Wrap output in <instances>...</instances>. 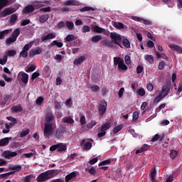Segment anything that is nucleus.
<instances>
[{"instance_id":"cd10ccee","label":"nucleus","mask_w":182,"mask_h":182,"mask_svg":"<svg viewBox=\"0 0 182 182\" xmlns=\"http://www.w3.org/2000/svg\"><path fill=\"white\" fill-rule=\"evenodd\" d=\"M111 127L112 125L110 124V122H106L101 127V132H106V130H109Z\"/></svg>"},{"instance_id":"e433bc0d","label":"nucleus","mask_w":182,"mask_h":182,"mask_svg":"<svg viewBox=\"0 0 182 182\" xmlns=\"http://www.w3.org/2000/svg\"><path fill=\"white\" fill-rule=\"evenodd\" d=\"M51 46H57L58 48H62L63 46V43L58 42V41L55 40L51 43Z\"/></svg>"},{"instance_id":"c03bdc74","label":"nucleus","mask_w":182,"mask_h":182,"mask_svg":"<svg viewBox=\"0 0 182 182\" xmlns=\"http://www.w3.org/2000/svg\"><path fill=\"white\" fill-rule=\"evenodd\" d=\"M66 26L70 31H73V28H75V24L73 21H67Z\"/></svg>"},{"instance_id":"0eeeda50","label":"nucleus","mask_w":182,"mask_h":182,"mask_svg":"<svg viewBox=\"0 0 182 182\" xmlns=\"http://www.w3.org/2000/svg\"><path fill=\"white\" fill-rule=\"evenodd\" d=\"M171 90V82H168L164 84L161 89V93L164 95V96L166 97L167 95L170 93V90Z\"/></svg>"},{"instance_id":"72a5a7b5","label":"nucleus","mask_w":182,"mask_h":182,"mask_svg":"<svg viewBox=\"0 0 182 182\" xmlns=\"http://www.w3.org/2000/svg\"><path fill=\"white\" fill-rule=\"evenodd\" d=\"M14 42H16V40L11 36L6 40V43L9 46V45H12V43H14Z\"/></svg>"},{"instance_id":"8fccbe9b","label":"nucleus","mask_w":182,"mask_h":182,"mask_svg":"<svg viewBox=\"0 0 182 182\" xmlns=\"http://www.w3.org/2000/svg\"><path fill=\"white\" fill-rule=\"evenodd\" d=\"M36 69V65L34 64H31V66L26 70L27 73H30V72H33Z\"/></svg>"},{"instance_id":"ea45409f","label":"nucleus","mask_w":182,"mask_h":182,"mask_svg":"<svg viewBox=\"0 0 182 182\" xmlns=\"http://www.w3.org/2000/svg\"><path fill=\"white\" fill-rule=\"evenodd\" d=\"M122 129H123V125L122 124L115 127L112 130L113 134H116L117 133H119V132H120Z\"/></svg>"},{"instance_id":"b1692460","label":"nucleus","mask_w":182,"mask_h":182,"mask_svg":"<svg viewBox=\"0 0 182 182\" xmlns=\"http://www.w3.org/2000/svg\"><path fill=\"white\" fill-rule=\"evenodd\" d=\"M7 120H9V122H11L9 124L11 127H14V126H15V124H16L18 123V121L16 120V118H14L13 117H6Z\"/></svg>"},{"instance_id":"79ce46f5","label":"nucleus","mask_w":182,"mask_h":182,"mask_svg":"<svg viewBox=\"0 0 182 182\" xmlns=\"http://www.w3.org/2000/svg\"><path fill=\"white\" fill-rule=\"evenodd\" d=\"M75 39H76V38H75V36L73 34H70V35H68L65 37V41L66 42H72V41H75Z\"/></svg>"},{"instance_id":"423d86ee","label":"nucleus","mask_w":182,"mask_h":182,"mask_svg":"<svg viewBox=\"0 0 182 182\" xmlns=\"http://www.w3.org/2000/svg\"><path fill=\"white\" fill-rule=\"evenodd\" d=\"M107 109V102L106 101H102L100 103L98 107L99 114L102 117L106 113Z\"/></svg>"},{"instance_id":"20e7f679","label":"nucleus","mask_w":182,"mask_h":182,"mask_svg":"<svg viewBox=\"0 0 182 182\" xmlns=\"http://www.w3.org/2000/svg\"><path fill=\"white\" fill-rule=\"evenodd\" d=\"M92 143H93L92 139H82L80 142V146H81V147H83L84 150L87 151V150H90V149H92Z\"/></svg>"},{"instance_id":"774afa93","label":"nucleus","mask_w":182,"mask_h":182,"mask_svg":"<svg viewBox=\"0 0 182 182\" xmlns=\"http://www.w3.org/2000/svg\"><path fill=\"white\" fill-rule=\"evenodd\" d=\"M8 56H15L16 51L15 50H10L7 53Z\"/></svg>"},{"instance_id":"39448f33","label":"nucleus","mask_w":182,"mask_h":182,"mask_svg":"<svg viewBox=\"0 0 182 182\" xmlns=\"http://www.w3.org/2000/svg\"><path fill=\"white\" fill-rule=\"evenodd\" d=\"M33 45V43H32V42L26 44L20 52V56H22V58H28V50L32 48Z\"/></svg>"},{"instance_id":"0e129e2a","label":"nucleus","mask_w":182,"mask_h":182,"mask_svg":"<svg viewBox=\"0 0 182 182\" xmlns=\"http://www.w3.org/2000/svg\"><path fill=\"white\" fill-rule=\"evenodd\" d=\"M90 89L92 92H97V90H100V87L98 85H94L90 87Z\"/></svg>"},{"instance_id":"473e14b6","label":"nucleus","mask_w":182,"mask_h":182,"mask_svg":"<svg viewBox=\"0 0 182 182\" xmlns=\"http://www.w3.org/2000/svg\"><path fill=\"white\" fill-rule=\"evenodd\" d=\"M93 32H96L97 33H103V28L100 27L99 26H95L92 28Z\"/></svg>"},{"instance_id":"a19ab883","label":"nucleus","mask_w":182,"mask_h":182,"mask_svg":"<svg viewBox=\"0 0 182 182\" xmlns=\"http://www.w3.org/2000/svg\"><path fill=\"white\" fill-rule=\"evenodd\" d=\"M89 11H95V9L93 7H89V6H84L80 9V12H87Z\"/></svg>"},{"instance_id":"6e6d98bb","label":"nucleus","mask_w":182,"mask_h":182,"mask_svg":"<svg viewBox=\"0 0 182 182\" xmlns=\"http://www.w3.org/2000/svg\"><path fill=\"white\" fill-rule=\"evenodd\" d=\"M29 129L23 130L20 133V137H26V136H28V134L29 133Z\"/></svg>"},{"instance_id":"a18cd8bd","label":"nucleus","mask_w":182,"mask_h":182,"mask_svg":"<svg viewBox=\"0 0 182 182\" xmlns=\"http://www.w3.org/2000/svg\"><path fill=\"white\" fill-rule=\"evenodd\" d=\"M6 62H8V55H4L3 58H0V65H6Z\"/></svg>"},{"instance_id":"a211bd4d","label":"nucleus","mask_w":182,"mask_h":182,"mask_svg":"<svg viewBox=\"0 0 182 182\" xmlns=\"http://www.w3.org/2000/svg\"><path fill=\"white\" fill-rule=\"evenodd\" d=\"M65 6H77L79 5V1L76 0H67L64 2Z\"/></svg>"},{"instance_id":"ddd939ff","label":"nucleus","mask_w":182,"mask_h":182,"mask_svg":"<svg viewBox=\"0 0 182 182\" xmlns=\"http://www.w3.org/2000/svg\"><path fill=\"white\" fill-rule=\"evenodd\" d=\"M56 38L55 33H49L48 35L43 36L41 37L42 42H46V41H49L50 39H55Z\"/></svg>"},{"instance_id":"09e8293b","label":"nucleus","mask_w":182,"mask_h":182,"mask_svg":"<svg viewBox=\"0 0 182 182\" xmlns=\"http://www.w3.org/2000/svg\"><path fill=\"white\" fill-rule=\"evenodd\" d=\"M110 163H112V161L110 159H107V160L101 161L98 164V166H99V167H101V166H106L107 164H110Z\"/></svg>"},{"instance_id":"603ef678","label":"nucleus","mask_w":182,"mask_h":182,"mask_svg":"<svg viewBox=\"0 0 182 182\" xmlns=\"http://www.w3.org/2000/svg\"><path fill=\"white\" fill-rule=\"evenodd\" d=\"M97 124V122L95 120H92L90 123L87 124V127L88 129H92L94 126H96Z\"/></svg>"},{"instance_id":"c9c22d12","label":"nucleus","mask_w":182,"mask_h":182,"mask_svg":"<svg viewBox=\"0 0 182 182\" xmlns=\"http://www.w3.org/2000/svg\"><path fill=\"white\" fill-rule=\"evenodd\" d=\"M10 30L6 29L0 32V39H4L6 35L9 34Z\"/></svg>"},{"instance_id":"9b49d317","label":"nucleus","mask_w":182,"mask_h":182,"mask_svg":"<svg viewBox=\"0 0 182 182\" xmlns=\"http://www.w3.org/2000/svg\"><path fill=\"white\" fill-rule=\"evenodd\" d=\"M170 49H171L172 52H175L176 53H178L179 55H182V47L176 45V44H170L169 46Z\"/></svg>"},{"instance_id":"4c0bfd02","label":"nucleus","mask_w":182,"mask_h":182,"mask_svg":"<svg viewBox=\"0 0 182 182\" xmlns=\"http://www.w3.org/2000/svg\"><path fill=\"white\" fill-rule=\"evenodd\" d=\"M9 4V1L8 0H0V11L5 8Z\"/></svg>"},{"instance_id":"aec40b11","label":"nucleus","mask_w":182,"mask_h":182,"mask_svg":"<svg viewBox=\"0 0 182 182\" xmlns=\"http://www.w3.org/2000/svg\"><path fill=\"white\" fill-rule=\"evenodd\" d=\"M76 176H77V173H76V171L71 172L68 175L65 176V181L69 182L70 181V180H73V178H75Z\"/></svg>"},{"instance_id":"58836bf2","label":"nucleus","mask_w":182,"mask_h":182,"mask_svg":"<svg viewBox=\"0 0 182 182\" xmlns=\"http://www.w3.org/2000/svg\"><path fill=\"white\" fill-rule=\"evenodd\" d=\"M119 70H127V65L124 64V60L122 61L119 65H118Z\"/></svg>"},{"instance_id":"3c124183","label":"nucleus","mask_w":182,"mask_h":182,"mask_svg":"<svg viewBox=\"0 0 182 182\" xmlns=\"http://www.w3.org/2000/svg\"><path fill=\"white\" fill-rule=\"evenodd\" d=\"M36 103L37 106H41L42 103H43V97H38L36 99Z\"/></svg>"},{"instance_id":"f3484780","label":"nucleus","mask_w":182,"mask_h":182,"mask_svg":"<svg viewBox=\"0 0 182 182\" xmlns=\"http://www.w3.org/2000/svg\"><path fill=\"white\" fill-rule=\"evenodd\" d=\"M11 113H20L21 112H23V108H22V105L19 104L11 107Z\"/></svg>"},{"instance_id":"338daca9","label":"nucleus","mask_w":182,"mask_h":182,"mask_svg":"<svg viewBox=\"0 0 182 182\" xmlns=\"http://www.w3.org/2000/svg\"><path fill=\"white\" fill-rule=\"evenodd\" d=\"M14 171H21L22 170V166L21 165H17L11 168Z\"/></svg>"},{"instance_id":"e2e57ef3","label":"nucleus","mask_w":182,"mask_h":182,"mask_svg":"<svg viewBox=\"0 0 182 182\" xmlns=\"http://www.w3.org/2000/svg\"><path fill=\"white\" fill-rule=\"evenodd\" d=\"M124 93V87H121L118 92V96L119 99H122V97H123Z\"/></svg>"},{"instance_id":"7ed1b4c3","label":"nucleus","mask_w":182,"mask_h":182,"mask_svg":"<svg viewBox=\"0 0 182 182\" xmlns=\"http://www.w3.org/2000/svg\"><path fill=\"white\" fill-rule=\"evenodd\" d=\"M55 150H57L58 153H65L66 150H68V147L63 143H59L50 147V151H55Z\"/></svg>"},{"instance_id":"052dcab7","label":"nucleus","mask_w":182,"mask_h":182,"mask_svg":"<svg viewBox=\"0 0 182 182\" xmlns=\"http://www.w3.org/2000/svg\"><path fill=\"white\" fill-rule=\"evenodd\" d=\"M143 70H144V68H143V65H138L136 68V73L138 75H140V73H141V72H143Z\"/></svg>"},{"instance_id":"7c9ffc66","label":"nucleus","mask_w":182,"mask_h":182,"mask_svg":"<svg viewBox=\"0 0 182 182\" xmlns=\"http://www.w3.org/2000/svg\"><path fill=\"white\" fill-rule=\"evenodd\" d=\"M124 60L120 57H114V66H118L123 62Z\"/></svg>"},{"instance_id":"6ab92c4d","label":"nucleus","mask_w":182,"mask_h":182,"mask_svg":"<svg viewBox=\"0 0 182 182\" xmlns=\"http://www.w3.org/2000/svg\"><path fill=\"white\" fill-rule=\"evenodd\" d=\"M35 11L33 5L30 4L23 9V14H32Z\"/></svg>"},{"instance_id":"412c9836","label":"nucleus","mask_w":182,"mask_h":182,"mask_svg":"<svg viewBox=\"0 0 182 182\" xmlns=\"http://www.w3.org/2000/svg\"><path fill=\"white\" fill-rule=\"evenodd\" d=\"M62 122L63 123H67V124H73L75 123V120L72 117H65L63 118Z\"/></svg>"},{"instance_id":"f03ea898","label":"nucleus","mask_w":182,"mask_h":182,"mask_svg":"<svg viewBox=\"0 0 182 182\" xmlns=\"http://www.w3.org/2000/svg\"><path fill=\"white\" fill-rule=\"evenodd\" d=\"M110 38L112 41L109 40H102L100 41L101 45H102L103 46H107V48H111V49H113V48L114 47L113 46V43H114L120 48H123V46H122V36L116 33H111Z\"/></svg>"},{"instance_id":"4d7b16f0","label":"nucleus","mask_w":182,"mask_h":182,"mask_svg":"<svg viewBox=\"0 0 182 182\" xmlns=\"http://www.w3.org/2000/svg\"><path fill=\"white\" fill-rule=\"evenodd\" d=\"M38 76H41V74L39 73V72L36 71L33 73L31 75V80L32 81L35 80V79H36V77H38Z\"/></svg>"},{"instance_id":"2eb2a0df","label":"nucleus","mask_w":182,"mask_h":182,"mask_svg":"<svg viewBox=\"0 0 182 182\" xmlns=\"http://www.w3.org/2000/svg\"><path fill=\"white\" fill-rule=\"evenodd\" d=\"M18 75L21 76V82L24 83V85H26V83H28V80H29V75L21 71L18 73Z\"/></svg>"},{"instance_id":"4be33fe9","label":"nucleus","mask_w":182,"mask_h":182,"mask_svg":"<svg viewBox=\"0 0 182 182\" xmlns=\"http://www.w3.org/2000/svg\"><path fill=\"white\" fill-rule=\"evenodd\" d=\"M47 172L48 173L50 178H53V177H55V176H58V174H59V173H60V171L58 169H53V170L48 171Z\"/></svg>"},{"instance_id":"5fc2aeb1","label":"nucleus","mask_w":182,"mask_h":182,"mask_svg":"<svg viewBox=\"0 0 182 182\" xmlns=\"http://www.w3.org/2000/svg\"><path fill=\"white\" fill-rule=\"evenodd\" d=\"M137 95H139V96H141V97L145 96L146 90H144V88H140L139 90H138Z\"/></svg>"},{"instance_id":"2f4dec72","label":"nucleus","mask_w":182,"mask_h":182,"mask_svg":"<svg viewBox=\"0 0 182 182\" xmlns=\"http://www.w3.org/2000/svg\"><path fill=\"white\" fill-rule=\"evenodd\" d=\"M145 59L151 65H153V63H154V57H153V55H145Z\"/></svg>"},{"instance_id":"5701e85b","label":"nucleus","mask_w":182,"mask_h":182,"mask_svg":"<svg viewBox=\"0 0 182 182\" xmlns=\"http://www.w3.org/2000/svg\"><path fill=\"white\" fill-rule=\"evenodd\" d=\"M85 60H86V57H85V55H82L74 60V65H82Z\"/></svg>"},{"instance_id":"6e6552de","label":"nucleus","mask_w":182,"mask_h":182,"mask_svg":"<svg viewBox=\"0 0 182 182\" xmlns=\"http://www.w3.org/2000/svg\"><path fill=\"white\" fill-rule=\"evenodd\" d=\"M15 12H16V9L12 7L6 8L1 12L0 17L5 18V16H8V15H11V14H14Z\"/></svg>"},{"instance_id":"393cba45","label":"nucleus","mask_w":182,"mask_h":182,"mask_svg":"<svg viewBox=\"0 0 182 182\" xmlns=\"http://www.w3.org/2000/svg\"><path fill=\"white\" fill-rule=\"evenodd\" d=\"M114 28H117V29H127V26H124L123 23H114Z\"/></svg>"},{"instance_id":"4468645a","label":"nucleus","mask_w":182,"mask_h":182,"mask_svg":"<svg viewBox=\"0 0 182 182\" xmlns=\"http://www.w3.org/2000/svg\"><path fill=\"white\" fill-rule=\"evenodd\" d=\"M42 53V48L38 47L36 49H31L29 51L30 58H33L36 55H41Z\"/></svg>"},{"instance_id":"bf43d9fd","label":"nucleus","mask_w":182,"mask_h":182,"mask_svg":"<svg viewBox=\"0 0 182 182\" xmlns=\"http://www.w3.org/2000/svg\"><path fill=\"white\" fill-rule=\"evenodd\" d=\"M80 122L81 126H85V124H86V117H85V115L81 116Z\"/></svg>"},{"instance_id":"c85d7f7f","label":"nucleus","mask_w":182,"mask_h":182,"mask_svg":"<svg viewBox=\"0 0 182 182\" xmlns=\"http://www.w3.org/2000/svg\"><path fill=\"white\" fill-rule=\"evenodd\" d=\"M103 39V37L102 36H94L91 38L92 42H94L95 43H97V42H100V41H102Z\"/></svg>"},{"instance_id":"c756f323","label":"nucleus","mask_w":182,"mask_h":182,"mask_svg":"<svg viewBox=\"0 0 182 182\" xmlns=\"http://www.w3.org/2000/svg\"><path fill=\"white\" fill-rule=\"evenodd\" d=\"M20 34H21V30L19 28H16L13 31L11 36L16 40L18 39V37L19 36Z\"/></svg>"},{"instance_id":"dca6fc26","label":"nucleus","mask_w":182,"mask_h":182,"mask_svg":"<svg viewBox=\"0 0 182 182\" xmlns=\"http://www.w3.org/2000/svg\"><path fill=\"white\" fill-rule=\"evenodd\" d=\"M11 140H12V137H5L0 139V147H5V146H8Z\"/></svg>"},{"instance_id":"13d9d810","label":"nucleus","mask_w":182,"mask_h":182,"mask_svg":"<svg viewBox=\"0 0 182 182\" xmlns=\"http://www.w3.org/2000/svg\"><path fill=\"white\" fill-rule=\"evenodd\" d=\"M82 32L86 33V32H90V27L89 26H83Z\"/></svg>"},{"instance_id":"a878e982","label":"nucleus","mask_w":182,"mask_h":182,"mask_svg":"<svg viewBox=\"0 0 182 182\" xmlns=\"http://www.w3.org/2000/svg\"><path fill=\"white\" fill-rule=\"evenodd\" d=\"M48 19L49 14L41 15L39 18V22H41V23H45V22H46V21H48Z\"/></svg>"},{"instance_id":"de8ad7c7","label":"nucleus","mask_w":182,"mask_h":182,"mask_svg":"<svg viewBox=\"0 0 182 182\" xmlns=\"http://www.w3.org/2000/svg\"><path fill=\"white\" fill-rule=\"evenodd\" d=\"M122 44L124 46V48H130V41L127 38H124L122 41Z\"/></svg>"},{"instance_id":"f257e3e1","label":"nucleus","mask_w":182,"mask_h":182,"mask_svg":"<svg viewBox=\"0 0 182 182\" xmlns=\"http://www.w3.org/2000/svg\"><path fill=\"white\" fill-rule=\"evenodd\" d=\"M45 127L43 136L45 139H49L53 134V127H55V114L52 111H48L45 115Z\"/></svg>"},{"instance_id":"9d476101","label":"nucleus","mask_w":182,"mask_h":182,"mask_svg":"<svg viewBox=\"0 0 182 182\" xmlns=\"http://www.w3.org/2000/svg\"><path fill=\"white\" fill-rule=\"evenodd\" d=\"M66 132V127H61L56 129L55 133L54 134V136L55 139H62V136H63V133Z\"/></svg>"},{"instance_id":"37998d69","label":"nucleus","mask_w":182,"mask_h":182,"mask_svg":"<svg viewBox=\"0 0 182 182\" xmlns=\"http://www.w3.org/2000/svg\"><path fill=\"white\" fill-rule=\"evenodd\" d=\"M177 154H178V152L174 149L171 150L170 153V157L172 159V160H174L177 157Z\"/></svg>"},{"instance_id":"69168bd1","label":"nucleus","mask_w":182,"mask_h":182,"mask_svg":"<svg viewBox=\"0 0 182 182\" xmlns=\"http://www.w3.org/2000/svg\"><path fill=\"white\" fill-rule=\"evenodd\" d=\"M133 120L134 122H137L139 120V112H134L133 113Z\"/></svg>"},{"instance_id":"49530a36","label":"nucleus","mask_w":182,"mask_h":182,"mask_svg":"<svg viewBox=\"0 0 182 182\" xmlns=\"http://www.w3.org/2000/svg\"><path fill=\"white\" fill-rule=\"evenodd\" d=\"M157 173L156 168H154L153 171H151V174H150V177L151 179L152 182H154L156 180V174Z\"/></svg>"},{"instance_id":"864d4df0","label":"nucleus","mask_w":182,"mask_h":182,"mask_svg":"<svg viewBox=\"0 0 182 182\" xmlns=\"http://www.w3.org/2000/svg\"><path fill=\"white\" fill-rule=\"evenodd\" d=\"M85 171H87L90 174H92V176H95V174H96V169H95L93 166L91 167L90 169L86 168Z\"/></svg>"},{"instance_id":"680f3d73","label":"nucleus","mask_w":182,"mask_h":182,"mask_svg":"<svg viewBox=\"0 0 182 182\" xmlns=\"http://www.w3.org/2000/svg\"><path fill=\"white\" fill-rule=\"evenodd\" d=\"M142 23H144V25H146V26L153 25V23L151 22V21L147 20V19H144V18H142Z\"/></svg>"},{"instance_id":"1a4fd4ad","label":"nucleus","mask_w":182,"mask_h":182,"mask_svg":"<svg viewBox=\"0 0 182 182\" xmlns=\"http://www.w3.org/2000/svg\"><path fill=\"white\" fill-rule=\"evenodd\" d=\"M36 180L38 182L48 181V180H50V176H49V173H48V171H46L41 173L37 177Z\"/></svg>"},{"instance_id":"f704fd0d","label":"nucleus","mask_w":182,"mask_h":182,"mask_svg":"<svg viewBox=\"0 0 182 182\" xmlns=\"http://www.w3.org/2000/svg\"><path fill=\"white\" fill-rule=\"evenodd\" d=\"M166 97L161 92L154 100V103H159L160 100L164 99Z\"/></svg>"},{"instance_id":"f8f14e48","label":"nucleus","mask_w":182,"mask_h":182,"mask_svg":"<svg viewBox=\"0 0 182 182\" xmlns=\"http://www.w3.org/2000/svg\"><path fill=\"white\" fill-rule=\"evenodd\" d=\"M3 156L5 159H11V157H16L18 156V153L16 151H4L3 152Z\"/></svg>"},{"instance_id":"bb28decb","label":"nucleus","mask_w":182,"mask_h":182,"mask_svg":"<svg viewBox=\"0 0 182 182\" xmlns=\"http://www.w3.org/2000/svg\"><path fill=\"white\" fill-rule=\"evenodd\" d=\"M16 21H18V14H14L11 15L9 20L11 25H14Z\"/></svg>"}]
</instances>
